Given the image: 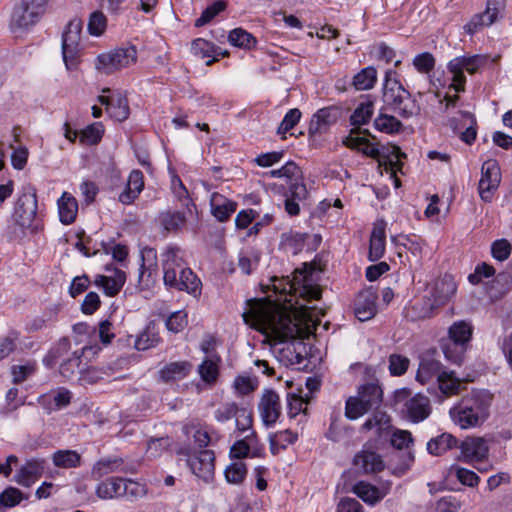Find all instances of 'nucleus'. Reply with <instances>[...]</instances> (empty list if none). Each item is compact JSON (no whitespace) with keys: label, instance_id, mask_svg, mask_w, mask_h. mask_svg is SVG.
<instances>
[{"label":"nucleus","instance_id":"1","mask_svg":"<svg viewBox=\"0 0 512 512\" xmlns=\"http://www.w3.org/2000/svg\"><path fill=\"white\" fill-rule=\"evenodd\" d=\"M180 248L169 245L162 253L163 280L166 286L196 295L201 292V281L194 272L184 267L183 259L178 255Z\"/></svg>","mask_w":512,"mask_h":512},{"label":"nucleus","instance_id":"2","mask_svg":"<svg viewBox=\"0 0 512 512\" xmlns=\"http://www.w3.org/2000/svg\"><path fill=\"white\" fill-rule=\"evenodd\" d=\"M253 317L255 328L275 341L286 342L295 336L297 326L287 312L262 309L256 311Z\"/></svg>","mask_w":512,"mask_h":512},{"label":"nucleus","instance_id":"3","mask_svg":"<svg viewBox=\"0 0 512 512\" xmlns=\"http://www.w3.org/2000/svg\"><path fill=\"white\" fill-rule=\"evenodd\" d=\"M383 390L377 383L358 387L357 395L346 400L345 416H388L384 410Z\"/></svg>","mask_w":512,"mask_h":512},{"label":"nucleus","instance_id":"4","mask_svg":"<svg viewBox=\"0 0 512 512\" xmlns=\"http://www.w3.org/2000/svg\"><path fill=\"white\" fill-rule=\"evenodd\" d=\"M395 75L396 72L391 69L385 73L383 102L386 107L396 112L402 118H411L420 113V106L400 81L392 77Z\"/></svg>","mask_w":512,"mask_h":512},{"label":"nucleus","instance_id":"5","mask_svg":"<svg viewBox=\"0 0 512 512\" xmlns=\"http://www.w3.org/2000/svg\"><path fill=\"white\" fill-rule=\"evenodd\" d=\"M14 226L9 227L8 238L15 240L19 238V227L23 229H38V201L36 189L25 187L18 197L13 212Z\"/></svg>","mask_w":512,"mask_h":512},{"label":"nucleus","instance_id":"6","mask_svg":"<svg viewBox=\"0 0 512 512\" xmlns=\"http://www.w3.org/2000/svg\"><path fill=\"white\" fill-rule=\"evenodd\" d=\"M176 454L184 457L190 471L205 483H210L214 479L215 454L212 450H195L190 445H181L177 448Z\"/></svg>","mask_w":512,"mask_h":512},{"label":"nucleus","instance_id":"7","mask_svg":"<svg viewBox=\"0 0 512 512\" xmlns=\"http://www.w3.org/2000/svg\"><path fill=\"white\" fill-rule=\"evenodd\" d=\"M390 405L393 412L402 416H429L431 413L430 399L421 393L412 396L407 388L396 390Z\"/></svg>","mask_w":512,"mask_h":512},{"label":"nucleus","instance_id":"8","mask_svg":"<svg viewBox=\"0 0 512 512\" xmlns=\"http://www.w3.org/2000/svg\"><path fill=\"white\" fill-rule=\"evenodd\" d=\"M48 0H21L12 12L10 26L13 31L35 25L45 13Z\"/></svg>","mask_w":512,"mask_h":512},{"label":"nucleus","instance_id":"9","mask_svg":"<svg viewBox=\"0 0 512 512\" xmlns=\"http://www.w3.org/2000/svg\"><path fill=\"white\" fill-rule=\"evenodd\" d=\"M81 30L82 21L72 19L62 34V57L68 70L76 69L79 64Z\"/></svg>","mask_w":512,"mask_h":512},{"label":"nucleus","instance_id":"10","mask_svg":"<svg viewBox=\"0 0 512 512\" xmlns=\"http://www.w3.org/2000/svg\"><path fill=\"white\" fill-rule=\"evenodd\" d=\"M485 63L486 58L481 55L460 56L450 60L447 68L453 74V82L450 84L449 89H454L456 92L464 91L466 82L464 71L474 74Z\"/></svg>","mask_w":512,"mask_h":512},{"label":"nucleus","instance_id":"11","mask_svg":"<svg viewBox=\"0 0 512 512\" xmlns=\"http://www.w3.org/2000/svg\"><path fill=\"white\" fill-rule=\"evenodd\" d=\"M136 59L137 51L134 46L117 48L98 55L95 67L105 74H111L116 70L130 66L136 62Z\"/></svg>","mask_w":512,"mask_h":512},{"label":"nucleus","instance_id":"12","mask_svg":"<svg viewBox=\"0 0 512 512\" xmlns=\"http://www.w3.org/2000/svg\"><path fill=\"white\" fill-rule=\"evenodd\" d=\"M492 402L488 391L472 392L462 398L458 405L450 408V416H487Z\"/></svg>","mask_w":512,"mask_h":512},{"label":"nucleus","instance_id":"13","mask_svg":"<svg viewBox=\"0 0 512 512\" xmlns=\"http://www.w3.org/2000/svg\"><path fill=\"white\" fill-rule=\"evenodd\" d=\"M501 182L499 164L494 159L486 160L481 167L478 192L484 202H491Z\"/></svg>","mask_w":512,"mask_h":512},{"label":"nucleus","instance_id":"14","mask_svg":"<svg viewBox=\"0 0 512 512\" xmlns=\"http://www.w3.org/2000/svg\"><path fill=\"white\" fill-rule=\"evenodd\" d=\"M459 459L466 463L482 462L488 456V446L483 438L467 437L459 446Z\"/></svg>","mask_w":512,"mask_h":512},{"label":"nucleus","instance_id":"15","mask_svg":"<svg viewBox=\"0 0 512 512\" xmlns=\"http://www.w3.org/2000/svg\"><path fill=\"white\" fill-rule=\"evenodd\" d=\"M501 4L500 0H488L486 10L483 13L474 15L464 26L465 31L473 35L482 27L492 25L498 17Z\"/></svg>","mask_w":512,"mask_h":512},{"label":"nucleus","instance_id":"16","mask_svg":"<svg viewBox=\"0 0 512 512\" xmlns=\"http://www.w3.org/2000/svg\"><path fill=\"white\" fill-rule=\"evenodd\" d=\"M339 109L330 106L319 109L311 118L308 134L314 136L328 131L329 127L338 120Z\"/></svg>","mask_w":512,"mask_h":512},{"label":"nucleus","instance_id":"17","mask_svg":"<svg viewBox=\"0 0 512 512\" xmlns=\"http://www.w3.org/2000/svg\"><path fill=\"white\" fill-rule=\"evenodd\" d=\"M98 101L104 105L110 117L119 122L125 121L129 116V105L126 96L115 93L110 96L100 95Z\"/></svg>","mask_w":512,"mask_h":512},{"label":"nucleus","instance_id":"18","mask_svg":"<svg viewBox=\"0 0 512 512\" xmlns=\"http://www.w3.org/2000/svg\"><path fill=\"white\" fill-rule=\"evenodd\" d=\"M377 294L371 289L361 291L355 299V316L360 321H367L373 318L377 312Z\"/></svg>","mask_w":512,"mask_h":512},{"label":"nucleus","instance_id":"19","mask_svg":"<svg viewBox=\"0 0 512 512\" xmlns=\"http://www.w3.org/2000/svg\"><path fill=\"white\" fill-rule=\"evenodd\" d=\"M457 286L451 275L437 279L429 291V297L437 307L444 305L456 292Z\"/></svg>","mask_w":512,"mask_h":512},{"label":"nucleus","instance_id":"20","mask_svg":"<svg viewBox=\"0 0 512 512\" xmlns=\"http://www.w3.org/2000/svg\"><path fill=\"white\" fill-rule=\"evenodd\" d=\"M43 459L28 460L15 474L14 480L21 486L30 487L44 472Z\"/></svg>","mask_w":512,"mask_h":512},{"label":"nucleus","instance_id":"21","mask_svg":"<svg viewBox=\"0 0 512 512\" xmlns=\"http://www.w3.org/2000/svg\"><path fill=\"white\" fill-rule=\"evenodd\" d=\"M443 365L436 360L432 354L426 353L421 356L416 379L422 384L429 382L434 377L438 380L444 374Z\"/></svg>","mask_w":512,"mask_h":512},{"label":"nucleus","instance_id":"22","mask_svg":"<svg viewBox=\"0 0 512 512\" xmlns=\"http://www.w3.org/2000/svg\"><path fill=\"white\" fill-rule=\"evenodd\" d=\"M126 282V274L120 269H115L112 276L97 275L94 284L103 289L107 296L114 297L122 289Z\"/></svg>","mask_w":512,"mask_h":512},{"label":"nucleus","instance_id":"23","mask_svg":"<svg viewBox=\"0 0 512 512\" xmlns=\"http://www.w3.org/2000/svg\"><path fill=\"white\" fill-rule=\"evenodd\" d=\"M386 224L384 221L377 222L372 230L369 243L368 258L375 262L381 259L385 253Z\"/></svg>","mask_w":512,"mask_h":512},{"label":"nucleus","instance_id":"24","mask_svg":"<svg viewBox=\"0 0 512 512\" xmlns=\"http://www.w3.org/2000/svg\"><path fill=\"white\" fill-rule=\"evenodd\" d=\"M354 466L363 473H376L384 469V462L374 451L363 450L355 455Z\"/></svg>","mask_w":512,"mask_h":512},{"label":"nucleus","instance_id":"25","mask_svg":"<svg viewBox=\"0 0 512 512\" xmlns=\"http://www.w3.org/2000/svg\"><path fill=\"white\" fill-rule=\"evenodd\" d=\"M461 116L462 121L464 122L461 128L459 127L456 118L449 120L450 126L453 128L455 133H459L460 139L463 142L471 145L475 141L477 135L476 119L470 112H461Z\"/></svg>","mask_w":512,"mask_h":512},{"label":"nucleus","instance_id":"26","mask_svg":"<svg viewBox=\"0 0 512 512\" xmlns=\"http://www.w3.org/2000/svg\"><path fill=\"white\" fill-rule=\"evenodd\" d=\"M210 206L214 217L220 222H224L236 211L237 203L218 192H214L210 198Z\"/></svg>","mask_w":512,"mask_h":512},{"label":"nucleus","instance_id":"27","mask_svg":"<svg viewBox=\"0 0 512 512\" xmlns=\"http://www.w3.org/2000/svg\"><path fill=\"white\" fill-rule=\"evenodd\" d=\"M144 187L143 173L133 170L128 178L126 189L119 195V201L123 204H131Z\"/></svg>","mask_w":512,"mask_h":512},{"label":"nucleus","instance_id":"28","mask_svg":"<svg viewBox=\"0 0 512 512\" xmlns=\"http://www.w3.org/2000/svg\"><path fill=\"white\" fill-rule=\"evenodd\" d=\"M308 190L304 183H292L288 189V195L285 200V211L290 216H297L300 212L298 201L306 199Z\"/></svg>","mask_w":512,"mask_h":512},{"label":"nucleus","instance_id":"29","mask_svg":"<svg viewBox=\"0 0 512 512\" xmlns=\"http://www.w3.org/2000/svg\"><path fill=\"white\" fill-rule=\"evenodd\" d=\"M57 204L60 221L65 225L73 223L78 213L77 200L70 193L64 192Z\"/></svg>","mask_w":512,"mask_h":512},{"label":"nucleus","instance_id":"30","mask_svg":"<svg viewBox=\"0 0 512 512\" xmlns=\"http://www.w3.org/2000/svg\"><path fill=\"white\" fill-rule=\"evenodd\" d=\"M127 491V484L121 478H108L98 484L96 494L102 499H111L125 494Z\"/></svg>","mask_w":512,"mask_h":512},{"label":"nucleus","instance_id":"31","mask_svg":"<svg viewBox=\"0 0 512 512\" xmlns=\"http://www.w3.org/2000/svg\"><path fill=\"white\" fill-rule=\"evenodd\" d=\"M191 369L192 364L188 361L171 362L159 371V375L164 382H170L185 378Z\"/></svg>","mask_w":512,"mask_h":512},{"label":"nucleus","instance_id":"32","mask_svg":"<svg viewBox=\"0 0 512 512\" xmlns=\"http://www.w3.org/2000/svg\"><path fill=\"white\" fill-rule=\"evenodd\" d=\"M260 416H280L281 406L279 395L271 389L264 391L259 405Z\"/></svg>","mask_w":512,"mask_h":512},{"label":"nucleus","instance_id":"33","mask_svg":"<svg viewBox=\"0 0 512 512\" xmlns=\"http://www.w3.org/2000/svg\"><path fill=\"white\" fill-rule=\"evenodd\" d=\"M159 221L167 233H178L186 223V216L184 212L166 211L160 213Z\"/></svg>","mask_w":512,"mask_h":512},{"label":"nucleus","instance_id":"34","mask_svg":"<svg viewBox=\"0 0 512 512\" xmlns=\"http://www.w3.org/2000/svg\"><path fill=\"white\" fill-rule=\"evenodd\" d=\"M457 439L452 434L442 433L427 443V451L434 456H440L447 450L457 446Z\"/></svg>","mask_w":512,"mask_h":512},{"label":"nucleus","instance_id":"35","mask_svg":"<svg viewBox=\"0 0 512 512\" xmlns=\"http://www.w3.org/2000/svg\"><path fill=\"white\" fill-rule=\"evenodd\" d=\"M273 178L284 177L287 179L289 186L292 183H303V173L301 168L293 161H288L280 169H274L269 172Z\"/></svg>","mask_w":512,"mask_h":512},{"label":"nucleus","instance_id":"36","mask_svg":"<svg viewBox=\"0 0 512 512\" xmlns=\"http://www.w3.org/2000/svg\"><path fill=\"white\" fill-rule=\"evenodd\" d=\"M376 81L377 70L372 66H368L354 75L352 85L358 91L369 90L374 87Z\"/></svg>","mask_w":512,"mask_h":512},{"label":"nucleus","instance_id":"37","mask_svg":"<svg viewBox=\"0 0 512 512\" xmlns=\"http://www.w3.org/2000/svg\"><path fill=\"white\" fill-rule=\"evenodd\" d=\"M173 440L169 436L150 437L147 440L146 455L150 459L159 458L164 452L169 451Z\"/></svg>","mask_w":512,"mask_h":512},{"label":"nucleus","instance_id":"38","mask_svg":"<svg viewBox=\"0 0 512 512\" xmlns=\"http://www.w3.org/2000/svg\"><path fill=\"white\" fill-rule=\"evenodd\" d=\"M472 333L473 327L469 322L458 321L449 328V340L467 346Z\"/></svg>","mask_w":512,"mask_h":512},{"label":"nucleus","instance_id":"39","mask_svg":"<svg viewBox=\"0 0 512 512\" xmlns=\"http://www.w3.org/2000/svg\"><path fill=\"white\" fill-rule=\"evenodd\" d=\"M353 492L364 502L371 505L376 504L383 498L377 487L363 481L353 486Z\"/></svg>","mask_w":512,"mask_h":512},{"label":"nucleus","instance_id":"40","mask_svg":"<svg viewBox=\"0 0 512 512\" xmlns=\"http://www.w3.org/2000/svg\"><path fill=\"white\" fill-rule=\"evenodd\" d=\"M374 127L380 132L395 134L402 130L403 124L396 117L381 112L374 120Z\"/></svg>","mask_w":512,"mask_h":512},{"label":"nucleus","instance_id":"41","mask_svg":"<svg viewBox=\"0 0 512 512\" xmlns=\"http://www.w3.org/2000/svg\"><path fill=\"white\" fill-rule=\"evenodd\" d=\"M123 464L121 458H105L99 460L92 468V476L96 479L103 477L109 473L121 471L120 467Z\"/></svg>","mask_w":512,"mask_h":512},{"label":"nucleus","instance_id":"42","mask_svg":"<svg viewBox=\"0 0 512 512\" xmlns=\"http://www.w3.org/2000/svg\"><path fill=\"white\" fill-rule=\"evenodd\" d=\"M86 347L80 351H74L72 356L60 364V373L63 377L71 379L77 372L82 370V355Z\"/></svg>","mask_w":512,"mask_h":512},{"label":"nucleus","instance_id":"43","mask_svg":"<svg viewBox=\"0 0 512 512\" xmlns=\"http://www.w3.org/2000/svg\"><path fill=\"white\" fill-rule=\"evenodd\" d=\"M228 40L233 46L244 49H252L257 43L255 37L242 28L233 29L228 35Z\"/></svg>","mask_w":512,"mask_h":512},{"label":"nucleus","instance_id":"44","mask_svg":"<svg viewBox=\"0 0 512 512\" xmlns=\"http://www.w3.org/2000/svg\"><path fill=\"white\" fill-rule=\"evenodd\" d=\"M81 456L73 450H58L53 455V463L61 468H76L80 466Z\"/></svg>","mask_w":512,"mask_h":512},{"label":"nucleus","instance_id":"45","mask_svg":"<svg viewBox=\"0 0 512 512\" xmlns=\"http://www.w3.org/2000/svg\"><path fill=\"white\" fill-rule=\"evenodd\" d=\"M373 108L372 100L361 102L350 116L351 125L360 126L368 123L373 115Z\"/></svg>","mask_w":512,"mask_h":512},{"label":"nucleus","instance_id":"46","mask_svg":"<svg viewBox=\"0 0 512 512\" xmlns=\"http://www.w3.org/2000/svg\"><path fill=\"white\" fill-rule=\"evenodd\" d=\"M467 346L448 340L442 344V350L445 358L452 364L461 365Z\"/></svg>","mask_w":512,"mask_h":512},{"label":"nucleus","instance_id":"47","mask_svg":"<svg viewBox=\"0 0 512 512\" xmlns=\"http://www.w3.org/2000/svg\"><path fill=\"white\" fill-rule=\"evenodd\" d=\"M256 438V434L254 431H251L250 434H246L243 439L236 441L229 452V455L232 459H243L248 456L250 451V445L253 444Z\"/></svg>","mask_w":512,"mask_h":512},{"label":"nucleus","instance_id":"48","mask_svg":"<svg viewBox=\"0 0 512 512\" xmlns=\"http://www.w3.org/2000/svg\"><path fill=\"white\" fill-rule=\"evenodd\" d=\"M437 308L438 307L429 296H424L414 302L411 307V311L413 312V317L415 319H425L430 318Z\"/></svg>","mask_w":512,"mask_h":512},{"label":"nucleus","instance_id":"49","mask_svg":"<svg viewBox=\"0 0 512 512\" xmlns=\"http://www.w3.org/2000/svg\"><path fill=\"white\" fill-rule=\"evenodd\" d=\"M71 400V393L66 389H60L43 397V403L49 406L50 410H57L66 407Z\"/></svg>","mask_w":512,"mask_h":512},{"label":"nucleus","instance_id":"50","mask_svg":"<svg viewBox=\"0 0 512 512\" xmlns=\"http://www.w3.org/2000/svg\"><path fill=\"white\" fill-rule=\"evenodd\" d=\"M224 475L228 483L241 484L247 475V467L243 462H233L227 466Z\"/></svg>","mask_w":512,"mask_h":512},{"label":"nucleus","instance_id":"51","mask_svg":"<svg viewBox=\"0 0 512 512\" xmlns=\"http://www.w3.org/2000/svg\"><path fill=\"white\" fill-rule=\"evenodd\" d=\"M141 267H140V274H139V283L145 287H149L150 285V278L152 276V270L150 267H146L145 261L146 259L155 260L156 259V250L153 248H144L141 251ZM153 282V280H151Z\"/></svg>","mask_w":512,"mask_h":512},{"label":"nucleus","instance_id":"52","mask_svg":"<svg viewBox=\"0 0 512 512\" xmlns=\"http://www.w3.org/2000/svg\"><path fill=\"white\" fill-rule=\"evenodd\" d=\"M159 335L149 326L136 338L135 348L144 351L156 346L159 342Z\"/></svg>","mask_w":512,"mask_h":512},{"label":"nucleus","instance_id":"53","mask_svg":"<svg viewBox=\"0 0 512 512\" xmlns=\"http://www.w3.org/2000/svg\"><path fill=\"white\" fill-rule=\"evenodd\" d=\"M439 389L445 395H452L458 392L460 381L455 377L454 372L445 371L437 380Z\"/></svg>","mask_w":512,"mask_h":512},{"label":"nucleus","instance_id":"54","mask_svg":"<svg viewBox=\"0 0 512 512\" xmlns=\"http://www.w3.org/2000/svg\"><path fill=\"white\" fill-rule=\"evenodd\" d=\"M301 111L298 108L290 109L281 121L277 134L281 135L285 139V134L290 131L301 119Z\"/></svg>","mask_w":512,"mask_h":512},{"label":"nucleus","instance_id":"55","mask_svg":"<svg viewBox=\"0 0 512 512\" xmlns=\"http://www.w3.org/2000/svg\"><path fill=\"white\" fill-rule=\"evenodd\" d=\"M103 135V126L101 123H94L87 126L80 135V141L86 144H97Z\"/></svg>","mask_w":512,"mask_h":512},{"label":"nucleus","instance_id":"56","mask_svg":"<svg viewBox=\"0 0 512 512\" xmlns=\"http://www.w3.org/2000/svg\"><path fill=\"white\" fill-rule=\"evenodd\" d=\"M410 364V360L401 354H391L389 356V372L392 376L403 375Z\"/></svg>","mask_w":512,"mask_h":512},{"label":"nucleus","instance_id":"57","mask_svg":"<svg viewBox=\"0 0 512 512\" xmlns=\"http://www.w3.org/2000/svg\"><path fill=\"white\" fill-rule=\"evenodd\" d=\"M226 8V3L222 0L216 1L212 5L208 6L201 14V16L195 21V26L200 27L209 23L216 15L222 12Z\"/></svg>","mask_w":512,"mask_h":512},{"label":"nucleus","instance_id":"58","mask_svg":"<svg viewBox=\"0 0 512 512\" xmlns=\"http://www.w3.org/2000/svg\"><path fill=\"white\" fill-rule=\"evenodd\" d=\"M23 499V493L15 487H8L0 493V505L7 508L18 505Z\"/></svg>","mask_w":512,"mask_h":512},{"label":"nucleus","instance_id":"59","mask_svg":"<svg viewBox=\"0 0 512 512\" xmlns=\"http://www.w3.org/2000/svg\"><path fill=\"white\" fill-rule=\"evenodd\" d=\"M309 402L303 399L301 396L294 394H288L287 406L288 416H298L299 413L308 414Z\"/></svg>","mask_w":512,"mask_h":512},{"label":"nucleus","instance_id":"60","mask_svg":"<svg viewBox=\"0 0 512 512\" xmlns=\"http://www.w3.org/2000/svg\"><path fill=\"white\" fill-rule=\"evenodd\" d=\"M393 242H397L411 251L414 255L420 254L422 251L423 240L415 235H399L392 237Z\"/></svg>","mask_w":512,"mask_h":512},{"label":"nucleus","instance_id":"61","mask_svg":"<svg viewBox=\"0 0 512 512\" xmlns=\"http://www.w3.org/2000/svg\"><path fill=\"white\" fill-rule=\"evenodd\" d=\"M107 19L100 11H95L90 15L88 22V31L91 35L100 36L106 29Z\"/></svg>","mask_w":512,"mask_h":512},{"label":"nucleus","instance_id":"62","mask_svg":"<svg viewBox=\"0 0 512 512\" xmlns=\"http://www.w3.org/2000/svg\"><path fill=\"white\" fill-rule=\"evenodd\" d=\"M18 333L10 331L0 338V361L8 357L17 347Z\"/></svg>","mask_w":512,"mask_h":512},{"label":"nucleus","instance_id":"63","mask_svg":"<svg viewBox=\"0 0 512 512\" xmlns=\"http://www.w3.org/2000/svg\"><path fill=\"white\" fill-rule=\"evenodd\" d=\"M187 313L184 311L173 312L166 320V327L169 331L180 332L187 326Z\"/></svg>","mask_w":512,"mask_h":512},{"label":"nucleus","instance_id":"64","mask_svg":"<svg viewBox=\"0 0 512 512\" xmlns=\"http://www.w3.org/2000/svg\"><path fill=\"white\" fill-rule=\"evenodd\" d=\"M413 65L421 73H429L434 69L435 58L429 52L418 54L413 59Z\"/></svg>","mask_w":512,"mask_h":512}]
</instances>
